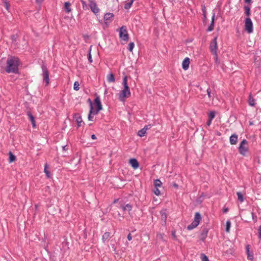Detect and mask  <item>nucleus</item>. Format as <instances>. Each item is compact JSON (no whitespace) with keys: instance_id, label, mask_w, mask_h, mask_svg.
Masks as SVG:
<instances>
[{"instance_id":"obj_44","label":"nucleus","mask_w":261,"mask_h":261,"mask_svg":"<svg viewBox=\"0 0 261 261\" xmlns=\"http://www.w3.org/2000/svg\"><path fill=\"white\" fill-rule=\"evenodd\" d=\"M154 193L157 196L160 195L161 194L160 191L158 188H155L154 190Z\"/></svg>"},{"instance_id":"obj_41","label":"nucleus","mask_w":261,"mask_h":261,"mask_svg":"<svg viewBox=\"0 0 261 261\" xmlns=\"http://www.w3.org/2000/svg\"><path fill=\"white\" fill-rule=\"evenodd\" d=\"M201 258L202 261H209L208 257L204 254H201Z\"/></svg>"},{"instance_id":"obj_60","label":"nucleus","mask_w":261,"mask_h":261,"mask_svg":"<svg viewBox=\"0 0 261 261\" xmlns=\"http://www.w3.org/2000/svg\"><path fill=\"white\" fill-rule=\"evenodd\" d=\"M118 200H119L118 199H115V200H114V201H113V203H117V202L118 201Z\"/></svg>"},{"instance_id":"obj_57","label":"nucleus","mask_w":261,"mask_h":261,"mask_svg":"<svg viewBox=\"0 0 261 261\" xmlns=\"http://www.w3.org/2000/svg\"><path fill=\"white\" fill-rule=\"evenodd\" d=\"M251 0H245V2L246 3H251Z\"/></svg>"},{"instance_id":"obj_9","label":"nucleus","mask_w":261,"mask_h":261,"mask_svg":"<svg viewBox=\"0 0 261 261\" xmlns=\"http://www.w3.org/2000/svg\"><path fill=\"white\" fill-rule=\"evenodd\" d=\"M114 14L112 13H107L105 14L103 17V19L106 21L105 23L107 24L108 23L111 22L113 20V18L114 17Z\"/></svg>"},{"instance_id":"obj_4","label":"nucleus","mask_w":261,"mask_h":261,"mask_svg":"<svg viewBox=\"0 0 261 261\" xmlns=\"http://www.w3.org/2000/svg\"><path fill=\"white\" fill-rule=\"evenodd\" d=\"M41 68L42 70V76L43 80L45 83V85L47 86L49 83V71L46 66L44 64L42 65Z\"/></svg>"},{"instance_id":"obj_19","label":"nucleus","mask_w":261,"mask_h":261,"mask_svg":"<svg viewBox=\"0 0 261 261\" xmlns=\"http://www.w3.org/2000/svg\"><path fill=\"white\" fill-rule=\"evenodd\" d=\"M215 17V14H214L212 16V18L211 23H210V25L208 26V27L207 29V31L208 32L212 31L214 30Z\"/></svg>"},{"instance_id":"obj_46","label":"nucleus","mask_w":261,"mask_h":261,"mask_svg":"<svg viewBox=\"0 0 261 261\" xmlns=\"http://www.w3.org/2000/svg\"><path fill=\"white\" fill-rule=\"evenodd\" d=\"M172 236L173 238V239L175 240H177V237L175 234V231H172L171 233Z\"/></svg>"},{"instance_id":"obj_30","label":"nucleus","mask_w":261,"mask_h":261,"mask_svg":"<svg viewBox=\"0 0 261 261\" xmlns=\"http://www.w3.org/2000/svg\"><path fill=\"white\" fill-rule=\"evenodd\" d=\"M237 196H238V200H239L241 202H243L244 200V199L243 195H242L241 192H238L237 193Z\"/></svg>"},{"instance_id":"obj_55","label":"nucleus","mask_w":261,"mask_h":261,"mask_svg":"<svg viewBox=\"0 0 261 261\" xmlns=\"http://www.w3.org/2000/svg\"><path fill=\"white\" fill-rule=\"evenodd\" d=\"M163 235H164L163 234H161L160 233L159 234H158L157 236H158V237H159V238H160L162 239L163 237Z\"/></svg>"},{"instance_id":"obj_61","label":"nucleus","mask_w":261,"mask_h":261,"mask_svg":"<svg viewBox=\"0 0 261 261\" xmlns=\"http://www.w3.org/2000/svg\"><path fill=\"white\" fill-rule=\"evenodd\" d=\"M251 214V215H252V216L253 219H254V213L252 212Z\"/></svg>"},{"instance_id":"obj_47","label":"nucleus","mask_w":261,"mask_h":261,"mask_svg":"<svg viewBox=\"0 0 261 261\" xmlns=\"http://www.w3.org/2000/svg\"><path fill=\"white\" fill-rule=\"evenodd\" d=\"M152 127L151 124H148L147 125H145L144 127H143L146 130H147L148 129H150Z\"/></svg>"},{"instance_id":"obj_11","label":"nucleus","mask_w":261,"mask_h":261,"mask_svg":"<svg viewBox=\"0 0 261 261\" xmlns=\"http://www.w3.org/2000/svg\"><path fill=\"white\" fill-rule=\"evenodd\" d=\"M73 118L75 119L77 124V127H79L81 126V123L83 122L82 117L80 114L76 113L73 116Z\"/></svg>"},{"instance_id":"obj_16","label":"nucleus","mask_w":261,"mask_h":261,"mask_svg":"<svg viewBox=\"0 0 261 261\" xmlns=\"http://www.w3.org/2000/svg\"><path fill=\"white\" fill-rule=\"evenodd\" d=\"M229 142L231 145H236L238 142V136L234 134L229 138Z\"/></svg>"},{"instance_id":"obj_49","label":"nucleus","mask_w":261,"mask_h":261,"mask_svg":"<svg viewBox=\"0 0 261 261\" xmlns=\"http://www.w3.org/2000/svg\"><path fill=\"white\" fill-rule=\"evenodd\" d=\"M100 111H98V109H96L95 110H93V115H96L98 113V112H99Z\"/></svg>"},{"instance_id":"obj_43","label":"nucleus","mask_w":261,"mask_h":261,"mask_svg":"<svg viewBox=\"0 0 261 261\" xmlns=\"http://www.w3.org/2000/svg\"><path fill=\"white\" fill-rule=\"evenodd\" d=\"M11 39L13 42H15L17 39V35H12L11 36Z\"/></svg>"},{"instance_id":"obj_29","label":"nucleus","mask_w":261,"mask_h":261,"mask_svg":"<svg viewBox=\"0 0 261 261\" xmlns=\"http://www.w3.org/2000/svg\"><path fill=\"white\" fill-rule=\"evenodd\" d=\"M9 162L12 163L14 162L16 158V156L10 151L9 153Z\"/></svg>"},{"instance_id":"obj_22","label":"nucleus","mask_w":261,"mask_h":261,"mask_svg":"<svg viewBox=\"0 0 261 261\" xmlns=\"http://www.w3.org/2000/svg\"><path fill=\"white\" fill-rule=\"evenodd\" d=\"M108 82L109 83H114L115 81L114 74L113 73L109 74L107 76Z\"/></svg>"},{"instance_id":"obj_17","label":"nucleus","mask_w":261,"mask_h":261,"mask_svg":"<svg viewBox=\"0 0 261 261\" xmlns=\"http://www.w3.org/2000/svg\"><path fill=\"white\" fill-rule=\"evenodd\" d=\"M206 92L208 98L213 99L215 94V90L209 88L206 89Z\"/></svg>"},{"instance_id":"obj_15","label":"nucleus","mask_w":261,"mask_h":261,"mask_svg":"<svg viewBox=\"0 0 261 261\" xmlns=\"http://www.w3.org/2000/svg\"><path fill=\"white\" fill-rule=\"evenodd\" d=\"M208 232V230L206 228H204L202 229V230L201 232V234H200V240H201L203 241L205 239V238H206V237L207 236Z\"/></svg>"},{"instance_id":"obj_18","label":"nucleus","mask_w":261,"mask_h":261,"mask_svg":"<svg viewBox=\"0 0 261 261\" xmlns=\"http://www.w3.org/2000/svg\"><path fill=\"white\" fill-rule=\"evenodd\" d=\"M27 115L31 122V123L32 124L33 127L35 128L36 127V122L35 120V118L32 113L30 112H28L27 113Z\"/></svg>"},{"instance_id":"obj_48","label":"nucleus","mask_w":261,"mask_h":261,"mask_svg":"<svg viewBox=\"0 0 261 261\" xmlns=\"http://www.w3.org/2000/svg\"><path fill=\"white\" fill-rule=\"evenodd\" d=\"M258 238L261 240V225L258 228Z\"/></svg>"},{"instance_id":"obj_54","label":"nucleus","mask_w":261,"mask_h":261,"mask_svg":"<svg viewBox=\"0 0 261 261\" xmlns=\"http://www.w3.org/2000/svg\"><path fill=\"white\" fill-rule=\"evenodd\" d=\"M43 1L44 0H36V2L38 4H40L43 2Z\"/></svg>"},{"instance_id":"obj_2","label":"nucleus","mask_w":261,"mask_h":261,"mask_svg":"<svg viewBox=\"0 0 261 261\" xmlns=\"http://www.w3.org/2000/svg\"><path fill=\"white\" fill-rule=\"evenodd\" d=\"M123 85L124 89L119 94V98L120 100L123 101L125 98L128 97L130 95L129 88L127 84V77L124 76L123 79Z\"/></svg>"},{"instance_id":"obj_39","label":"nucleus","mask_w":261,"mask_h":261,"mask_svg":"<svg viewBox=\"0 0 261 261\" xmlns=\"http://www.w3.org/2000/svg\"><path fill=\"white\" fill-rule=\"evenodd\" d=\"M134 46H135V44H134V43L132 42H130L129 44H128V49L129 51L132 52L133 51V49L134 47Z\"/></svg>"},{"instance_id":"obj_23","label":"nucleus","mask_w":261,"mask_h":261,"mask_svg":"<svg viewBox=\"0 0 261 261\" xmlns=\"http://www.w3.org/2000/svg\"><path fill=\"white\" fill-rule=\"evenodd\" d=\"M248 103H249V105L251 106H255V105L256 104L255 100L253 98V97L251 95H250L249 96Z\"/></svg>"},{"instance_id":"obj_37","label":"nucleus","mask_w":261,"mask_h":261,"mask_svg":"<svg viewBox=\"0 0 261 261\" xmlns=\"http://www.w3.org/2000/svg\"><path fill=\"white\" fill-rule=\"evenodd\" d=\"M215 111H211L208 114V119L212 120L215 118Z\"/></svg>"},{"instance_id":"obj_12","label":"nucleus","mask_w":261,"mask_h":261,"mask_svg":"<svg viewBox=\"0 0 261 261\" xmlns=\"http://www.w3.org/2000/svg\"><path fill=\"white\" fill-rule=\"evenodd\" d=\"M129 164L131 165V166L134 169H137L139 166V164L138 162V161L136 159H131L129 160Z\"/></svg>"},{"instance_id":"obj_50","label":"nucleus","mask_w":261,"mask_h":261,"mask_svg":"<svg viewBox=\"0 0 261 261\" xmlns=\"http://www.w3.org/2000/svg\"><path fill=\"white\" fill-rule=\"evenodd\" d=\"M127 239H128L129 241L132 240V235H131V234H130V233L127 235Z\"/></svg>"},{"instance_id":"obj_20","label":"nucleus","mask_w":261,"mask_h":261,"mask_svg":"<svg viewBox=\"0 0 261 261\" xmlns=\"http://www.w3.org/2000/svg\"><path fill=\"white\" fill-rule=\"evenodd\" d=\"M201 219V215H200V213L198 212H197L195 213V217H194V220L193 221V222L198 225Z\"/></svg>"},{"instance_id":"obj_34","label":"nucleus","mask_w":261,"mask_h":261,"mask_svg":"<svg viewBox=\"0 0 261 261\" xmlns=\"http://www.w3.org/2000/svg\"><path fill=\"white\" fill-rule=\"evenodd\" d=\"M146 133V130L144 128H143L142 129L138 131V135L140 137H143L145 135Z\"/></svg>"},{"instance_id":"obj_58","label":"nucleus","mask_w":261,"mask_h":261,"mask_svg":"<svg viewBox=\"0 0 261 261\" xmlns=\"http://www.w3.org/2000/svg\"><path fill=\"white\" fill-rule=\"evenodd\" d=\"M88 101H89V103H90V107H91V105H92V101H91V99H89V98L88 99Z\"/></svg>"},{"instance_id":"obj_6","label":"nucleus","mask_w":261,"mask_h":261,"mask_svg":"<svg viewBox=\"0 0 261 261\" xmlns=\"http://www.w3.org/2000/svg\"><path fill=\"white\" fill-rule=\"evenodd\" d=\"M210 49L212 53L215 55L216 61L218 60V55L217 53V37L214 38L213 41L210 44Z\"/></svg>"},{"instance_id":"obj_52","label":"nucleus","mask_w":261,"mask_h":261,"mask_svg":"<svg viewBox=\"0 0 261 261\" xmlns=\"http://www.w3.org/2000/svg\"><path fill=\"white\" fill-rule=\"evenodd\" d=\"M212 120L208 119V121L206 122L207 125L210 126L212 123Z\"/></svg>"},{"instance_id":"obj_5","label":"nucleus","mask_w":261,"mask_h":261,"mask_svg":"<svg viewBox=\"0 0 261 261\" xmlns=\"http://www.w3.org/2000/svg\"><path fill=\"white\" fill-rule=\"evenodd\" d=\"M119 37L125 41L128 40L129 37L126 27L122 26L119 29Z\"/></svg>"},{"instance_id":"obj_27","label":"nucleus","mask_w":261,"mask_h":261,"mask_svg":"<svg viewBox=\"0 0 261 261\" xmlns=\"http://www.w3.org/2000/svg\"><path fill=\"white\" fill-rule=\"evenodd\" d=\"M70 6L71 4L69 2H67L65 3L64 7L67 13H69L71 11V9L70 8Z\"/></svg>"},{"instance_id":"obj_8","label":"nucleus","mask_w":261,"mask_h":261,"mask_svg":"<svg viewBox=\"0 0 261 261\" xmlns=\"http://www.w3.org/2000/svg\"><path fill=\"white\" fill-rule=\"evenodd\" d=\"M89 6L91 10L94 13L97 14L99 12V9L98 8L96 3L92 1L89 0Z\"/></svg>"},{"instance_id":"obj_21","label":"nucleus","mask_w":261,"mask_h":261,"mask_svg":"<svg viewBox=\"0 0 261 261\" xmlns=\"http://www.w3.org/2000/svg\"><path fill=\"white\" fill-rule=\"evenodd\" d=\"M120 207L122 208L123 211L128 210L129 212H130L132 210V205L128 203L126 204L125 205H121Z\"/></svg>"},{"instance_id":"obj_13","label":"nucleus","mask_w":261,"mask_h":261,"mask_svg":"<svg viewBox=\"0 0 261 261\" xmlns=\"http://www.w3.org/2000/svg\"><path fill=\"white\" fill-rule=\"evenodd\" d=\"M190 59L189 58H186L182 63V67L184 70H187L189 67Z\"/></svg>"},{"instance_id":"obj_62","label":"nucleus","mask_w":261,"mask_h":261,"mask_svg":"<svg viewBox=\"0 0 261 261\" xmlns=\"http://www.w3.org/2000/svg\"><path fill=\"white\" fill-rule=\"evenodd\" d=\"M250 125L252 124V122H250Z\"/></svg>"},{"instance_id":"obj_40","label":"nucleus","mask_w":261,"mask_h":261,"mask_svg":"<svg viewBox=\"0 0 261 261\" xmlns=\"http://www.w3.org/2000/svg\"><path fill=\"white\" fill-rule=\"evenodd\" d=\"M79 86H80V85H79V82L77 81L75 82L74 83V85H73L74 89L76 91L79 90L80 89Z\"/></svg>"},{"instance_id":"obj_33","label":"nucleus","mask_w":261,"mask_h":261,"mask_svg":"<svg viewBox=\"0 0 261 261\" xmlns=\"http://www.w3.org/2000/svg\"><path fill=\"white\" fill-rule=\"evenodd\" d=\"M198 225V224H197L196 223H195V222H194L193 221L190 225L188 226L187 229L188 230H192V229H194V228L197 227Z\"/></svg>"},{"instance_id":"obj_10","label":"nucleus","mask_w":261,"mask_h":261,"mask_svg":"<svg viewBox=\"0 0 261 261\" xmlns=\"http://www.w3.org/2000/svg\"><path fill=\"white\" fill-rule=\"evenodd\" d=\"M94 102V104L96 106V109H98V111L101 110L102 109V105H101L99 96H97L95 97Z\"/></svg>"},{"instance_id":"obj_56","label":"nucleus","mask_w":261,"mask_h":261,"mask_svg":"<svg viewBox=\"0 0 261 261\" xmlns=\"http://www.w3.org/2000/svg\"><path fill=\"white\" fill-rule=\"evenodd\" d=\"M91 138L93 140L96 139V137L95 135L93 134L91 136Z\"/></svg>"},{"instance_id":"obj_53","label":"nucleus","mask_w":261,"mask_h":261,"mask_svg":"<svg viewBox=\"0 0 261 261\" xmlns=\"http://www.w3.org/2000/svg\"><path fill=\"white\" fill-rule=\"evenodd\" d=\"M228 211V207H224L223 210V212L224 213H226Z\"/></svg>"},{"instance_id":"obj_45","label":"nucleus","mask_w":261,"mask_h":261,"mask_svg":"<svg viewBox=\"0 0 261 261\" xmlns=\"http://www.w3.org/2000/svg\"><path fill=\"white\" fill-rule=\"evenodd\" d=\"M117 213V215L119 217H121L122 218H123V216H121V214H120V213L118 212V211H114L113 213H112V215H113V216L114 217H116V216H115V214Z\"/></svg>"},{"instance_id":"obj_35","label":"nucleus","mask_w":261,"mask_h":261,"mask_svg":"<svg viewBox=\"0 0 261 261\" xmlns=\"http://www.w3.org/2000/svg\"><path fill=\"white\" fill-rule=\"evenodd\" d=\"M155 188L160 187L162 185V182L160 179H155L154 181Z\"/></svg>"},{"instance_id":"obj_1","label":"nucleus","mask_w":261,"mask_h":261,"mask_svg":"<svg viewBox=\"0 0 261 261\" xmlns=\"http://www.w3.org/2000/svg\"><path fill=\"white\" fill-rule=\"evenodd\" d=\"M20 63L17 57H10L7 61V66L5 70L7 73H17L18 72V66Z\"/></svg>"},{"instance_id":"obj_26","label":"nucleus","mask_w":261,"mask_h":261,"mask_svg":"<svg viewBox=\"0 0 261 261\" xmlns=\"http://www.w3.org/2000/svg\"><path fill=\"white\" fill-rule=\"evenodd\" d=\"M249 249H250V245H246V253L248 255V258L249 259L252 260L253 258V255L250 254Z\"/></svg>"},{"instance_id":"obj_42","label":"nucleus","mask_w":261,"mask_h":261,"mask_svg":"<svg viewBox=\"0 0 261 261\" xmlns=\"http://www.w3.org/2000/svg\"><path fill=\"white\" fill-rule=\"evenodd\" d=\"M4 6L8 11L9 10L10 5L8 2L5 1L4 2Z\"/></svg>"},{"instance_id":"obj_14","label":"nucleus","mask_w":261,"mask_h":261,"mask_svg":"<svg viewBox=\"0 0 261 261\" xmlns=\"http://www.w3.org/2000/svg\"><path fill=\"white\" fill-rule=\"evenodd\" d=\"M160 213H161V220L162 221V225H166V220H167V218L166 213L165 212V211H161Z\"/></svg>"},{"instance_id":"obj_25","label":"nucleus","mask_w":261,"mask_h":261,"mask_svg":"<svg viewBox=\"0 0 261 261\" xmlns=\"http://www.w3.org/2000/svg\"><path fill=\"white\" fill-rule=\"evenodd\" d=\"M93 105H91V107H90V111H89V115H88V120L89 121H93V116H92V114H93Z\"/></svg>"},{"instance_id":"obj_36","label":"nucleus","mask_w":261,"mask_h":261,"mask_svg":"<svg viewBox=\"0 0 261 261\" xmlns=\"http://www.w3.org/2000/svg\"><path fill=\"white\" fill-rule=\"evenodd\" d=\"M244 10L245 11V14L249 16L250 14V8L249 6H244Z\"/></svg>"},{"instance_id":"obj_51","label":"nucleus","mask_w":261,"mask_h":261,"mask_svg":"<svg viewBox=\"0 0 261 261\" xmlns=\"http://www.w3.org/2000/svg\"><path fill=\"white\" fill-rule=\"evenodd\" d=\"M63 150L64 151H67L68 149L67 145H64L62 147Z\"/></svg>"},{"instance_id":"obj_24","label":"nucleus","mask_w":261,"mask_h":261,"mask_svg":"<svg viewBox=\"0 0 261 261\" xmlns=\"http://www.w3.org/2000/svg\"><path fill=\"white\" fill-rule=\"evenodd\" d=\"M110 233L109 232H105L103 236H102V240L103 242H105V241L108 240L110 238Z\"/></svg>"},{"instance_id":"obj_31","label":"nucleus","mask_w":261,"mask_h":261,"mask_svg":"<svg viewBox=\"0 0 261 261\" xmlns=\"http://www.w3.org/2000/svg\"><path fill=\"white\" fill-rule=\"evenodd\" d=\"M134 0H130L129 2H126L124 5V8L125 9H128L132 6Z\"/></svg>"},{"instance_id":"obj_28","label":"nucleus","mask_w":261,"mask_h":261,"mask_svg":"<svg viewBox=\"0 0 261 261\" xmlns=\"http://www.w3.org/2000/svg\"><path fill=\"white\" fill-rule=\"evenodd\" d=\"M48 166L47 164H46L44 166V171L46 174V176L49 178L50 177V173L49 171L48 170Z\"/></svg>"},{"instance_id":"obj_32","label":"nucleus","mask_w":261,"mask_h":261,"mask_svg":"<svg viewBox=\"0 0 261 261\" xmlns=\"http://www.w3.org/2000/svg\"><path fill=\"white\" fill-rule=\"evenodd\" d=\"M230 226H231V222L230 221V220H228L226 221V223L225 230H226V232H229Z\"/></svg>"},{"instance_id":"obj_7","label":"nucleus","mask_w":261,"mask_h":261,"mask_svg":"<svg viewBox=\"0 0 261 261\" xmlns=\"http://www.w3.org/2000/svg\"><path fill=\"white\" fill-rule=\"evenodd\" d=\"M245 30L249 33H251L253 32V24L251 19L249 17H247L245 19Z\"/></svg>"},{"instance_id":"obj_59","label":"nucleus","mask_w":261,"mask_h":261,"mask_svg":"<svg viewBox=\"0 0 261 261\" xmlns=\"http://www.w3.org/2000/svg\"><path fill=\"white\" fill-rule=\"evenodd\" d=\"M173 186L174 187L176 188H178V185H177V184H176V183H174V184H173Z\"/></svg>"},{"instance_id":"obj_38","label":"nucleus","mask_w":261,"mask_h":261,"mask_svg":"<svg viewBox=\"0 0 261 261\" xmlns=\"http://www.w3.org/2000/svg\"><path fill=\"white\" fill-rule=\"evenodd\" d=\"M91 47H92V46H90V47L89 49V53H88V59L90 63L92 62V56H91Z\"/></svg>"},{"instance_id":"obj_3","label":"nucleus","mask_w":261,"mask_h":261,"mask_svg":"<svg viewBox=\"0 0 261 261\" xmlns=\"http://www.w3.org/2000/svg\"><path fill=\"white\" fill-rule=\"evenodd\" d=\"M247 143V141L244 139L241 142L238 148L239 153L243 156H245L246 153L248 151V148L246 146Z\"/></svg>"}]
</instances>
